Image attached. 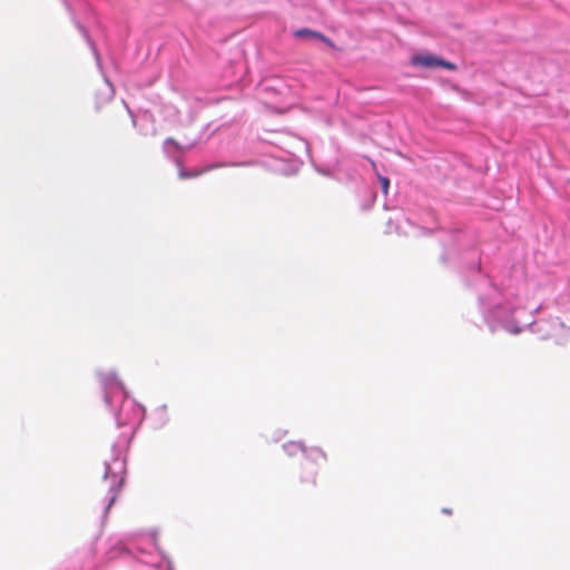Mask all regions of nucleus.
I'll return each instance as SVG.
<instances>
[{"instance_id": "f257e3e1", "label": "nucleus", "mask_w": 570, "mask_h": 570, "mask_svg": "<svg viewBox=\"0 0 570 570\" xmlns=\"http://www.w3.org/2000/svg\"><path fill=\"white\" fill-rule=\"evenodd\" d=\"M411 63L413 66H420V67H424V68H436V67H442V68H445V69H449V70H454L455 69V65L450 62V61H446V60H443L441 58H438L433 55H426V56H414L411 58Z\"/></svg>"}, {"instance_id": "f03ea898", "label": "nucleus", "mask_w": 570, "mask_h": 570, "mask_svg": "<svg viewBox=\"0 0 570 570\" xmlns=\"http://www.w3.org/2000/svg\"><path fill=\"white\" fill-rule=\"evenodd\" d=\"M95 109L98 112H101L104 110H111L112 109V94L111 90H106L104 95H97L96 101H95Z\"/></svg>"}, {"instance_id": "7ed1b4c3", "label": "nucleus", "mask_w": 570, "mask_h": 570, "mask_svg": "<svg viewBox=\"0 0 570 570\" xmlns=\"http://www.w3.org/2000/svg\"><path fill=\"white\" fill-rule=\"evenodd\" d=\"M217 167H220V165L207 166L202 169H188V170L180 169L178 176L180 179L196 178V177L209 171L210 169L217 168Z\"/></svg>"}, {"instance_id": "20e7f679", "label": "nucleus", "mask_w": 570, "mask_h": 570, "mask_svg": "<svg viewBox=\"0 0 570 570\" xmlns=\"http://www.w3.org/2000/svg\"><path fill=\"white\" fill-rule=\"evenodd\" d=\"M295 36L296 37H309V38H315V39H318V40H322L326 43H332L331 40L328 38H326L324 35L317 32V31H313L311 29H307V28H304V29H299L295 32Z\"/></svg>"}, {"instance_id": "39448f33", "label": "nucleus", "mask_w": 570, "mask_h": 570, "mask_svg": "<svg viewBox=\"0 0 570 570\" xmlns=\"http://www.w3.org/2000/svg\"><path fill=\"white\" fill-rule=\"evenodd\" d=\"M284 450L289 454L294 455L298 452H305L304 448L298 442H288L284 445Z\"/></svg>"}, {"instance_id": "423d86ee", "label": "nucleus", "mask_w": 570, "mask_h": 570, "mask_svg": "<svg viewBox=\"0 0 570 570\" xmlns=\"http://www.w3.org/2000/svg\"><path fill=\"white\" fill-rule=\"evenodd\" d=\"M309 458L312 459H317V458H321L323 459L324 461L326 460V455L325 453L321 450V449H317V448H314V449H311L308 451V454H307Z\"/></svg>"}, {"instance_id": "0eeeda50", "label": "nucleus", "mask_w": 570, "mask_h": 570, "mask_svg": "<svg viewBox=\"0 0 570 570\" xmlns=\"http://www.w3.org/2000/svg\"><path fill=\"white\" fill-rule=\"evenodd\" d=\"M380 179V183H381V186H382V190L384 194H387V190H389V186H390V180L387 177H384V176H380L379 177Z\"/></svg>"}, {"instance_id": "6e6552de", "label": "nucleus", "mask_w": 570, "mask_h": 570, "mask_svg": "<svg viewBox=\"0 0 570 570\" xmlns=\"http://www.w3.org/2000/svg\"><path fill=\"white\" fill-rule=\"evenodd\" d=\"M166 144H170V145L175 146V147H176V148H178V149H183V148L179 146V144H178L174 138H168V139L166 140Z\"/></svg>"}, {"instance_id": "1a4fd4ad", "label": "nucleus", "mask_w": 570, "mask_h": 570, "mask_svg": "<svg viewBox=\"0 0 570 570\" xmlns=\"http://www.w3.org/2000/svg\"><path fill=\"white\" fill-rule=\"evenodd\" d=\"M117 114H120L122 116H125L126 114H129V110H124V109H118V112Z\"/></svg>"}, {"instance_id": "9d476101", "label": "nucleus", "mask_w": 570, "mask_h": 570, "mask_svg": "<svg viewBox=\"0 0 570 570\" xmlns=\"http://www.w3.org/2000/svg\"><path fill=\"white\" fill-rule=\"evenodd\" d=\"M311 483H312V485H315V484H316V480H315V478H313V479L311 480Z\"/></svg>"}]
</instances>
